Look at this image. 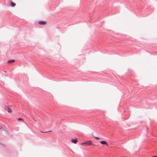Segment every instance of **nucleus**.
<instances>
[{
  "label": "nucleus",
  "mask_w": 157,
  "mask_h": 157,
  "mask_svg": "<svg viewBox=\"0 0 157 157\" xmlns=\"http://www.w3.org/2000/svg\"><path fill=\"white\" fill-rule=\"evenodd\" d=\"M84 144L90 145H92L93 143L91 140H87L84 142Z\"/></svg>",
  "instance_id": "f257e3e1"
},
{
  "label": "nucleus",
  "mask_w": 157,
  "mask_h": 157,
  "mask_svg": "<svg viewBox=\"0 0 157 157\" xmlns=\"http://www.w3.org/2000/svg\"><path fill=\"white\" fill-rule=\"evenodd\" d=\"M10 3H11V6L13 7H14L16 5V4L12 2H10Z\"/></svg>",
  "instance_id": "423d86ee"
},
{
  "label": "nucleus",
  "mask_w": 157,
  "mask_h": 157,
  "mask_svg": "<svg viewBox=\"0 0 157 157\" xmlns=\"http://www.w3.org/2000/svg\"><path fill=\"white\" fill-rule=\"evenodd\" d=\"M93 137L95 138V139H97V140H99L100 139V138L99 137H95L94 136H93Z\"/></svg>",
  "instance_id": "1a4fd4ad"
},
{
  "label": "nucleus",
  "mask_w": 157,
  "mask_h": 157,
  "mask_svg": "<svg viewBox=\"0 0 157 157\" xmlns=\"http://www.w3.org/2000/svg\"><path fill=\"white\" fill-rule=\"evenodd\" d=\"M84 144V142H83V143H81V145H82V144Z\"/></svg>",
  "instance_id": "9b49d317"
},
{
  "label": "nucleus",
  "mask_w": 157,
  "mask_h": 157,
  "mask_svg": "<svg viewBox=\"0 0 157 157\" xmlns=\"http://www.w3.org/2000/svg\"><path fill=\"white\" fill-rule=\"evenodd\" d=\"M153 157H157V156H153Z\"/></svg>",
  "instance_id": "9d476101"
},
{
  "label": "nucleus",
  "mask_w": 157,
  "mask_h": 157,
  "mask_svg": "<svg viewBox=\"0 0 157 157\" xmlns=\"http://www.w3.org/2000/svg\"><path fill=\"white\" fill-rule=\"evenodd\" d=\"M15 61V60L12 59V60H9L8 61V63H13Z\"/></svg>",
  "instance_id": "0eeeda50"
},
{
  "label": "nucleus",
  "mask_w": 157,
  "mask_h": 157,
  "mask_svg": "<svg viewBox=\"0 0 157 157\" xmlns=\"http://www.w3.org/2000/svg\"><path fill=\"white\" fill-rule=\"evenodd\" d=\"M5 110L7 111L9 113H11L12 112L11 109L8 107V106H6L5 107Z\"/></svg>",
  "instance_id": "f03ea898"
},
{
  "label": "nucleus",
  "mask_w": 157,
  "mask_h": 157,
  "mask_svg": "<svg viewBox=\"0 0 157 157\" xmlns=\"http://www.w3.org/2000/svg\"><path fill=\"white\" fill-rule=\"evenodd\" d=\"M39 24L40 25H45L46 24V22L44 21H41L39 22Z\"/></svg>",
  "instance_id": "20e7f679"
},
{
  "label": "nucleus",
  "mask_w": 157,
  "mask_h": 157,
  "mask_svg": "<svg viewBox=\"0 0 157 157\" xmlns=\"http://www.w3.org/2000/svg\"><path fill=\"white\" fill-rule=\"evenodd\" d=\"M17 120L18 121H23V119L21 118H19L17 119Z\"/></svg>",
  "instance_id": "6e6552de"
},
{
  "label": "nucleus",
  "mask_w": 157,
  "mask_h": 157,
  "mask_svg": "<svg viewBox=\"0 0 157 157\" xmlns=\"http://www.w3.org/2000/svg\"><path fill=\"white\" fill-rule=\"evenodd\" d=\"M93 146H95V145L94 144H93Z\"/></svg>",
  "instance_id": "f8f14e48"
},
{
  "label": "nucleus",
  "mask_w": 157,
  "mask_h": 157,
  "mask_svg": "<svg viewBox=\"0 0 157 157\" xmlns=\"http://www.w3.org/2000/svg\"><path fill=\"white\" fill-rule=\"evenodd\" d=\"M100 143L102 144L105 145L107 146L108 145L107 143L105 141H101L100 142Z\"/></svg>",
  "instance_id": "7ed1b4c3"
},
{
  "label": "nucleus",
  "mask_w": 157,
  "mask_h": 157,
  "mask_svg": "<svg viewBox=\"0 0 157 157\" xmlns=\"http://www.w3.org/2000/svg\"><path fill=\"white\" fill-rule=\"evenodd\" d=\"M71 141L74 144H76L78 142V140L77 138L75 139H73L71 140Z\"/></svg>",
  "instance_id": "39448f33"
}]
</instances>
